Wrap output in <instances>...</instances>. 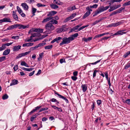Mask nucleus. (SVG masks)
Masks as SVG:
<instances>
[{"mask_svg": "<svg viewBox=\"0 0 130 130\" xmlns=\"http://www.w3.org/2000/svg\"><path fill=\"white\" fill-rule=\"evenodd\" d=\"M45 28L46 30L45 33H50L55 28L54 26L50 23H48L45 26Z\"/></svg>", "mask_w": 130, "mask_h": 130, "instance_id": "1", "label": "nucleus"}, {"mask_svg": "<svg viewBox=\"0 0 130 130\" xmlns=\"http://www.w3.org/2000/svg\"><path fill=\"white\" fill-rule=\"evenodd\" d=\"M72 41L70 37L67 38L66 37L63 38L62 39V41L59 44V45H62L64 44L69 43Z\"/></svg>", "mask_w": 130, "mask_h": 130, "instance_id": "2", "label": "nucleus"}, {"mask_svg": "<svg viewBox=\"0 0 130 130\" xmlns=\"http://www.w3.org/2000/svg\"><path fill=\"white\" fill-rule=\"evenodd\" d=\"M12 43L13 42H11L2 44L1 47H0V51L5 50L6 48V46H9L11 45Z\"/></svg>", "mask_w": 130, "mask_h": 130, "instance_id": "3", "label": "nucleus"}, {"mask_svg": "<svg viewBox=\"0 0 130 130\" xmlns=\"http://www.w3.org/2000/svg\"><path fill=\"white\" fill-rule=\"evenodd\" d=\"M30 52V51H29L25 53H23L19 54L18 56L16 57V58L17 59H18L21 57L27 55L29 54Z\"/></svg>", "mask_w": 130, "mask_h": 130, "instance_id": "4", "label": "nucleus"}, {"mask_svg": "<svg viewBox=\"0 0 130 130\" xmlns=\"http://www.w3.org/2000/svg\"><path fill=\"white\" fill-rule=\"evenodd\" d=\"M62 39L61 37H57L52 41L51 43H53L55 42H56L57 43H59L60 40Z\"/></svg>", "mask_w": 130, "mask_h": 130, "instance_id": "5", "label": "nucleus"}, {"mask_svg": "<svg viewBox=\"0 0 130 130\" xmlns=\"http://www.w3.org/2000/svg\"><path fill=\"white\" fill-rule=\"evenodd\" d=\"M18 26H17L18 28L19 29H24L26 28H27L29 26L28 25H23L20 24H17Z\"/></svg>", "mask_w": 130, "mask_h": 130, "instance_id": "6", "label": "nucleus"}, {"mask_svg": "<svg viewBox=\"0 0 130 130\" xmlns=\"http://www.w3.org/2000/svg\"><path fill=\"white\" fill-rule=\"evenodd\" d=\"M125 30H122L119 31L116 33L114 34L113 36H116L118 35H122L123 34L126 33V32H124Z\"/></svg>", "mask_w": 130, "mask_h": 130, "instance_id": "7", "label": "nucleus"}, {"mask_svg": "<svg viewBox=\"0 0 130 130\" xmlns=\"http://www.w3.org/2000/svg\"><path fill=\"white\" fill-rule=\"evenodd\" d=\"M48 13L47 14V16L48 17H52L56 14L57 12L54 11H50L48 12Z\"/></svg>", "mask_w": 130, "mask_h": 130, "instance_id": "8", "label": "nucleus"}, {"mask_svg": "<svg viewBox=\"0 0 130 130\" xmlns=\"http://www.w3.org/2000/svg\"><path fill=\"white\" fill-rule=\"evenodd\" d=\"M21 6L25 10H27L28 8V6L27 4L25 3H22L21 4Z\"/></svg>", "mask_w": 130, "mask_h": 130, "instance_id": "9", "label": "nucleus"}, {"mask_svg": "<svg viewBox=\"0 0 130 130\" xmlns=\"http://www.w3.org/2000/svg\"><path fill=\"white\" fill-rule=\"evenodd\" d=\"M34 45L33 43H27L24 44L22 45V46L24 47H29L32 46Z\"/></svg>", "mask_w": 130, "mask_h": 130, "instance_id": "10", "label": "nucleus"}, {"mask_svg": "<svg viewBox=\"0 0 130 130\" xmlns=\"http://www.w3.org/2000/svg\"><path fill=\"white\" fill-rule=\"evenodd\" d=\"M12 16L14 19L16 21H18V17L16 14V12L14 11H12Z\"/></svg>", "mask_w": 130, "mask_h": 130, "instance_id": "11", "label": "nucleus"}, {"mask_svg": "<svg viewBox=\"0 0 130 130\" xmlns=\"http://www.w3.org/2000/svg\"><path fill=\"white\" fill-rule=\"evenodd\" d=\"M56 94L59 96V97L60 98H62L66 102L68 103L69 102V101L68 100L66 99L65 97H64V96H62L61 95L58 93H57Z\"/></svg>", "mask_w": 130, "mask_h": 130, "instance_id": "12", "label": "nucleus"}, {"mask_svg": "<svg viewBox=\"0 0 130 130\" xmlns=\"http://www.w3.org/2000/svg\"><path fill=\"white\" fill-rule=\"evenodd\" d=\"M42 106H39L35 107L34 109H33L29 113V114L30 115L31 113H33L35 112L36 111L39 109Z\"/></svg>", "mask_w": 130, "mask_h": 130, "instance_id": "13", "label": "nucleus"}, {"mask_svg": "<svg viewBox=\"0 0 130 130\" xmlns=\"http://www.w3.org/2000/svg\"><path fill=\"white\" fill-rule=\"evenodd\" d=\"M21 46L20 45L15 46L14 47L13 49V51H17L20 49L21 48Z\"/></svg>", "mask_w": 130, "mask_h": 130, "instance_id": "14", "label": "nucleus"}, {"mask_svg": "<svg viewBox=\"0 0 130 130\" xmlns=\"http://www.w3.org/2000/svg\"><path fill=\"white\" fill-rule=\"evenodd\" d=\"M53 18V17H48L44 19L42 21V22L44 23L47 22L52 19Z\"/></svg>", "mask_w": 130, "mask_h": 130, "instance_id": "15", "label": "nucleus"}, {"mask_svg": "<svg viewBox=\"0 0 130 130\" xmlns=\"http://www.w3.org/2000/svg\"><path fill=\"white\" fill-rule=\"evenodd\" d=\"M104 11V6H102L99 7L97 10L96 11L98 12L97 13H99Z\"/></svg>", "mask_w": 130, "mask_h": 130, "instance_id": "16", "label": "nucleus"}, {"mask_svg": "<svg viewBox=\"0 0 130 130\" xmlns=\"http://www.w3.org/2000/svg\"><path fill=\"white\" fill-rule=\"evenodd\" d=\"M78 36V33H76L71 35L70 37L71 40L72 41L74 39V38L77 37Z\"/></svg>", "mask_w": 130, "mask_h": 130, "instance_id": "17", "label": "nucleus"}, {"mask_svg": "<svg viewBox=\"0 0 130 130\" xmlns=\"http://www.w3.org/2000/svg\"><path fill=\"white\" fill-rule=\"evenodd\" d=\"M18 26L17 24H16L10 26L7 28V30H10L14 28H16L18 27Z\"/></svg>", "mask_w": 130, "mask_h": 130, "instance_id": "18", "label": "nucleus"}, {"mask_svg": "<svg viewBox=\"0 0 130 130\" xmlns=\"http://www.w3.org/2000/svg\"><path fill=\"white\" fill-rule=\"evenodd\" d=\"M78 27L76 25L75 27H74L73 28L71 29V32H72L73 31H75V32H78L79 31H78Z\"/></svg>", "mask_w": 130, "mask_h": 130, "instance_id": "19", "label": "nucleus"}, {"mask_svg": "<svg viewBox=\"0 0 130 130\" xmlns=\"http://www.w3.org/2000/svg\"><path fill=\"white\" fill-rule=\"evenodd\" d=\"M83 92H85L87 89V86L86 84L82 85L81 86Z\"/></svg>", "mask_w": 130, "mask_h": 130, "instance_id": "20", "label": "nucleus"}, {"mask_svg": "<svg viewBox=\"0 0 130 130\" xmlns=\"http://www.w3.org/2000/svg\"><path fill=\"white\" fill-rule=\"evenodd\" d=\"M2 23L3 22H11L10 19L9 18H5L1 19Z\"/></svg>", "mask_w": 130, "mask_h": 130, "instance_id": "21", "label": "nucleus"}, {"mask_svg": "<svg viewBox=\"0 0 130 130\" xmlns=\"http://www.w3.org/2000/svg\"><path fill=\"white\" fill-rule=\"evenodd\" d=\"M10 49H7L4 51L3 53V55H7L10 53Z\"/></svg>", "mask_w": 130, "mask_h": 130, "instance_id": "22", "label": "nucleus"}, {"mask_svg": "<svg viewBox=\"0 0 130 130\" xmlns=\"http://www.w3.org/2000/svg\"><path fill=\"white\" fill-rule=\"evenodd\" d=\"M51 7L53 9H55L58 8H59L58 6L54 4H52L50 5Z\"/></svg>", "mask_w": 130, "mask_h": 130, "instance_id": "23", "label": "nucleus"}, {"mask_svg": "<svg viewBox=\"0 0 130 130\" xmlns=\"http://www.w3.org/2000/svg\"><path fill=\"white\" fill-rule=\"evenodd\" d=\"M53 3L54 4L59 5H62L63 4L60 1H57L56 0H54Z\"/></svg>", "mask_w": 130, "mask_h": 130, "instance_id": "24", "label": "nucleus"}, {"mask_svg": "<svg viewBox=\"0 0 130 130\" xmlns=\"http://www.w3.org/2000/svg\"><path fill=\"white\" fill-rule=\"evenodd\" d=\"M21 68L24 71H31L34 69V68H26L23 67H22Z\"/></svg>", "mask_w": 130, "mask_h": 130, "instance_id": "25", "label": "nucleus"}, {"mask_svg": "<svg viewBox=\"0 0 130 130\" xmlns=\"http://www.w3.org/2000/svg\"><path fill=\"white\" fill-rule=\"evenodd\" d=\"M109 8H110L108 10V11L109 12L112 11L113 10L116 9L115 5L114 6L113 5H112V6H110Z\"/></svg>", "mask_w": 130, "mask_h": 130, "instance_id": "26", "label": "nucleus"}, {"mask_svg": "<svg viewBox=\"0 0 130 130\" xmlns=\"http://www.w3.org/2000/svg\"><path fill=\"white\" fill-rule=\"evenodd\" d=\"M66 30V28H60L58 29H57V32H58L60 33L62 31H65Z\"/></svg>", "mask_w": 130, "mask_h": 130, "instance_id": "27", "label": "nucleus"}, {"mask_svg": "<svg viewBox=\"0 0 130 130\" xmlns=\"http://www.w3.org/2000/svg\"><path fill=\"white\" fill-rule=\"evenodd\" d=\"M92 37H89L88 38H83V40L85 42H87L91 40L92 39Z\"/></svg>", "mask_w": 130, "mask_h": 130, "instance_id": "28", "label": "nucleus"}, {"mask_svg": "<svg viewBox=\"0 0 130 130\" xmlns=\"http://www.w3.org/2000/svg\"><path fill=\"white\" fill-rule=\"evenodd\" d=\"M18 81L16 80H13L10 84V86H12L17 84L18 83Z\"/></svg>", "mask_w": 130, "mask_h": 130, "instance_id": "29", "label": "nucleus"}, {"mask_svg": "<svg viewBox=\"0 0 130 130\" xmlns=\"http://www.w3.org/2000/svg\"><path fill=\"white\" fill-rule=\"evenodd\" d=\"M48 23H50L52 24V25H53V24H57L58 23V22L57 21L55 20L52 19Z\"/></svg>", "mask_w": 130, "mask_h": 130, "instance_id": "30", "label": "nucleus"}, {"mask_svg": "<svg viewBox=\"0 0 130 130\" xmlns=\"http://www.w3.org/2000/svg\"><path fill=\"white\" fill-rule=\"evenodd\" d=\"M39 115L38 113L36 114L35 115H33L32 117L30 118V121L31 122H32L34 119L36 118V117Z\"/></svg>", "mask_w": 130, "mask_h": 130, "instance_id": "31", "label": "nucleus"}, {"mask_svg": "<svg viewBox=\"0 0 130 130\" xmlns=\"http://www.w3.org/2000/svg\"><path fill=\"white\" fill-rule=\"evenodd\" d=\"M101 59H100V60H97V61H95L94 62H93V63H89V64H88V65H89V66H90L91 64L93 65H95L97 63L100 62V61H101Z\"/></svg>", "mask_w": 130, "mask_h": 130, "instance_id": "32", "label": "nucleus"}, {"mask_svg": "<svg viewBox=\"0 0 130 130\" xmlns=\"http://www.w3.org/2000/svg\"><path fill=\"white\" fill-rule=\"evenodd\" d=\"M91 13L90 12H89L87 11L86 13L83 16V18L85 19Z\"/></svg>", "mask_w": 130, "mask_h": 130, "instance_id": "33", "label": "nucleus"}, {"mask_svg": "<svg viewBox=\"0 0 130 130\" xmlns=\"http://www.w3.org/2000/svg\"><path fill=\"white\" fill-rule=\"evenodd\" d=\"M37 11V9L35 8H32V13L33 14V16H34L35 15V13H36Z\"/></svg>", "mask_w": 130, "mask_h": 130, "instance_id": "34", "label": "nucleus"}, {"mask_svg": "<svg viewBox=\"0 0 130 130\" xmlns=\"http://www.w3.org/2000/svg\"><path fill=\"white\" fill-rule=\"evenodd\" d=\"M17 9L18 10V11L19 14L23 12L22 10L21 9V8L19 7L18 6H17Z\"/></svg>", "mask_w": 130, "mask_h": 130, "instance_id": "35", "label": "nucleus"}, {"mask_svg": "<svg viewBox=\"0 0 130 130\" xmlns=\"http://www.w3.org/2000/svg\"><path fill=\"white\" fill-rule=\"evenodd\" d=\"M53 47L52 45H50L45 46V49H51Z\"/></svg>", "mask_w": 130, "mask_h": 130, "instance_id": "36", "label": "nucleus"}, {"mask_svg": "<svg viewBox=\"0 0 130 130\" xmlns=\"http://www.w3.org/2000/svg\"><path fill=\"white\" fill-rule=\"evenodd\" d=\"M36 5L38 7H45V5L42 4L40 3H38Z\"/></svg>", "mask_w": 130, "mask_h": 130, "instance_id": "37", "label": "nucleus"}, {"mask_svg": "<svg viewBox=\"0 0 130 130\" xmlns=\"http://www.w3.org/2000/svg\"><path fill=\"white\" fill-rule=\"evenodd\" d=\"M101 20H96L93 23H92L91 25L92 26H93L96 24L99 23L101 21Z\"/></svg>", "mask_w": 130, "mask_h": 130, "instance_id": "38", "label": "nucleus"}, {"mask_svg": "<svg viewBox=\"0 0 130 130\" xmlns=\"http://www.w3.org/2000/svg\"><path fill=\"white\" fill-rule=\"evenodd\" d=\"M6 59L5 56H2L0 57V62L4 61Z\"/></svg>", "mask_w": 130, "mask_h": 130, "instance_id": "39", "label": "nucleus"}, {"mask_svg": "<svg viewBox=\"0 0 130 130\" xmlns=\"http://www.w3.org/2000/svg\"><path fill=\"white\" fill-rule=\"evenodd\" d=\"M98 5L97 4H95L94 5H93L92 6H90V8H96L98 6Z\"/></svg>", "mask_w": 130, "mask_h": 130, "instance_id": "40", "label": "nucleus"}, {"mask_svg": "<svg viewBox=\"0 0 130 130\" xmlns=\"http://www.w3.org/2000/svg\"><path fill=\"white\" fill-rule=\"evenodd\" d=\"M71 19L70 17H68L66 19H65L64 20V22L65 23H66V22H67L68 21H69V20H71Z\"/></svg>", "mask_w": 130, "mask_h": 130, "instance_id": "41", "label": "nucleus"}, {"mask_svg": "<svg viewBox=\"0 0 130 130\" xmlns=\"http://www.w3.org/2000/svg\"><path fill=\"white\" fill-rule=\"evenodd\" d=\"M130 5V1H128L127 2H126L123 4V6H126Z\"/></svg>", "mask_w": 130, "mask_h": 130, "instance_id": "42", "label": "nucleus"}, {"mask_svg": "<svg viewBox=\"0 0 130 130\" xmlns=\"http://www.w3.org/2000/svg\"><path fill=\"white\" fill-rule=\"evenodd\" d=\"M98 72V70H95L94 71V72L93 73V78H94L96 75V73Z\"/></svg>", "mask_w": 130, "mask_h": 130, "instance_id": "43", "label": "nucleus"}, {"mask_svg": "<svg viewBox=\"0 0 130 130\" xmlns=\"http://www.w3.org/2000/svg\"><path fill=\"white\" fill-rule=\"evenodd\" d=\"M8 96L7 94H5L2 97V99L3 100H5L7 99L8 98Z\"/></svg>", "mask_w": 130, "mask_h": 130, "instance_id": "44", "label": "nucleus"}, {"mask_svg": "<svg viewBox=\"0 0 130 130\" xmlns=\"http://www.w3.org/2000/svg\"><path fill=\"white\" fill-rule=\"evenodd\" d=\"M114 23L115 24V26L116 27L118 26L119 25H120L122 23L121 22H118Z\"/></svg>", "mask_w": 130, "mask_h": 130, "instance_id": "45", "label": "nucleus"}, {"mask_svg": "<svg viewBox=\"0 0 130 130\" xmlns=\"http://www.w3.org/2000/svg\"><path fill=\"white\" fill-rule=\"evenodd\" d=\"M76 15V13H74L72 14L70 17L71 18V19H73L74 17Z\"/></svg>", "mask_w": 130, "mask_h": 130, "instance_id": "46", "label": "nucleus"}, {"mask_svg": "<svg viewBox=\"0 0 130 130\" xmlns=\"http://www.w3.org/2000/svg\"><path fill=\"white\" fill-rule=\"evenodd\" d=\"M34 2V0H27L26 2L30 4L32 2Z\"/></svg>", "mask_w": 130, "mask_h": 130, "instance_id": "47", "label": "nucleus"}, {"mask_svg": "<svg viewBox=\"0 0 130 130\" xmlns=\"http://www.w3.org/2000/svg\"><path fill=\"white\" fill-rule=\"evenodd\" d=\"M118 12V11L117 10H116L115 11H114L112 12L111 14H110V16H111L113 15H115Z\"/></svg>", "mask_w": 130, "mask_h": 130, "instance_id": "48", "label": "nucleus"}, {"mask_svg": "<svg viewBox=\"0 0 130 130\" xmlns=\"http://www.w3.org/2000/svg\"><path fill=\"white\" fill-rule=\"evenodd\" d=\"M130 67V64L129 63L127 64L125 67L124 69H126Z\"/></svg>", "mask_w": 130, "mask_h": 130, "instance_id": "49", "label": "nucleus"}, {"mask_svg": "<svg viewBox=\"0 0 130 130\" xmlns=\"http://www.w3.org/2000/svg\"><path fill=\"white\" fill-rule=\"evenodd\" d=\"M124 103H126L128 104H130V99H128L127 100H126L124 102Z\"/></svg>", "mask_w": 130, "mask_h": 130, "instance_id": "50", "label": "nucleus"}, {"mask_svg": "<svg viewBox=\"0 0 130 130\" xmlns=\"http://www.w3.org/2000/svg\"><path fill=\"white\" fill-rule=\"evenodd\" d=\"M130 54V51H129L127 52L125 54L124 56V57L125 58H126V57Z\"/></svg>", "mask_w": 130, "mask_h": 130, "instance_id": "51", "label": "nucleus"}, {"mask_svg": "<svg viewBox=\"0 0 130 130\" xmlns=\"http://www.w3.org/2000/svg\"><path fill=\"white\" fill-rule=\"evenodd\" d=\"M122 0H112L111 2L112 3H113L115 2H121Z\"/></svg>", "mask_w": 130, "mask_h": 130, "instance_id": "52", "label": "nucleus"}, {"mask_svg": "<svg viewBox=\"0 0 130 130\" xmlns=\"http://www.w3.org/2000/svg\"><path fill=\"white\" fill-rule=\"evenodd\" d=\"M115 27L114 23H111L108 26V27Z\"/></svg>", "mask_w": 130, "mask_h": 130, "instance_id": "53", "label": "nucleus"}, {"mask_svg": "<svg viewBox=\"0 0 130 130\" xmlns=\"http://www.w3.org/2000/svg\"><path fill=\"white\" fill-rule=\"evenodd\" d=\"M60 62L61 63H62L63 62H65V59H61L60 60Z\"/></svg>", "mask_w": 130, "mask_h": 130, "instance_id": "54", "label": "nucleus"}, {"mask_svg": "<svg viewBox=\"0 0 130 130\" xmlns=\"http://www.w3.org/2000/svg\"><path fill=\"white\" fill-rule=\"evenodd\" d=\"M38 34L34 33L33 34L32 36H31L30 38H31L32 37H36L37 36V35Z\"/></svg>", "mask_w": 130, "mask_h": 130, "instance_id": "55", "label": "nucleus"}, {"mask_svg": "<svg viewBox=\"0 0 130 130\" xmlns=\"http://www.w3.org/2000/svg\"><path fill=\"white\" fill-rule=\"evenodd\" d=\"M12 39H17L19 38V36H13L11 37Z\"/></svg>", "mask_w": 130, "mask_h": 130, "instance_id": "56", "label": "nucleus"}, {"mask_svg": "<svg viewBox=\"0 0 130 130\" xmlns=\"http://www.w3.org/2000/svg\"><path fill=\"white\" fill-rule=\"evenodd\" d=\"M45 43H41L39 44H38V45L39 47H40L41 46H43V45H45Z\"/></svg>", "mask_w": 130, "mask_h": 130, "instance_id": "57", "label": "nucleus"}, {"mask_svg": "<svg viewBox=\"0 0 130 130\" xmlns=\"http://www.w3.org/2000/svg\"><path fill=\"white\" fill-rule=\"evenodd\" d=\"M124 9V8H123L122 7L120 8L118 10H117L118 12V13H121V12L122 10Z\"/></svg>", "mask_w": 130, "mask_h": 130, "instance_id": "58", "label": "nucleus"}, {"mask_svg": "<svg viewBox=\"0 0 130 130\" xmlns=\"http://www.w3.org/2000/svg\"><path fill=\"white\" fill-rule=\"evenodd\" d=\"M71 78L74 81H75L77 79V77L75 76H72Z\"/></svg>", "mask_w": 130, "mask_h": 130, "instance_id": "59", "label": "nucleus"}, {"mask_svg": "<svg viewBox=\"0 0 130 130\" xmlns=\"http://www.w3.org/2000/svg\"><path fill=\"white\" fill-rule=\"evenodd\" d=\"M110 37H104V38H102L101 39V41H102L103 40H107L108 39V38H110Z\"/></svg>", "mask_w": 130, "mask_h": 130, "instance_id": "60", "label": "nucleus"}, {"mask_svg": "<svg viewBox=\"0 0 130 130\" xmlns=\"http://www.w3.org/2000/svg\"><path fill=\"white\" fill-rule=\"evenodd\" d=\"M67 10L68 12H70L71 11H72V8L71 7H68L67 8Z\"/></svg>", "mask_w": 130, "mask_h": 130, "instance_id": "61", "label": "nucleus"}, {"mask_svg": "<svg viewBox=\"0 0 130 130\" xmlns=\"http://www.w3.org/2000/svg\"><path fill=\"white\" fill-rule=\"evenodd\" d=\"M18 65H16L13 68L14 70L15 71L17 70L18 69Z\"/></svg>", "mask_w": 130, "mask_h": 130, "instance_id": "62", "label": "nucleus"}, {"mask_svg": "<svg viewBox=\"0 0 130 130\" xmlns=\"http://www.w3.org/2000/svg\"><path fill=\"white\" fill-rule=\"evenodd\" d=\"M101 100H98L97 101V104L99 105L101 104Z\"/></svg>", "mask_w": 130, "mask_h": 130, "instance_id": "63", "label": "nucleus"}, {"mask_svg": "<svg viewBox=\"0 0 130 130\" xmlns=\"http://www.w3.org/2000/svg\"><path fill=\"white\" fill-rule=\"evenodd\" d=\"M109 7H110V5L106 6L105 7H104V11L107 10V9H108L109 8Z\"/></svg>", "mask_w": 130, "mask_h": 130, "instance_id": "64", "label": "nucleus"}]
</instances>
